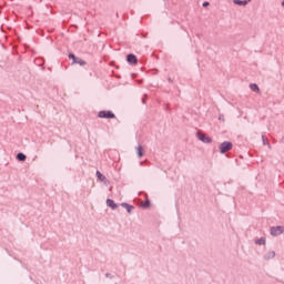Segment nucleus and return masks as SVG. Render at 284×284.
Wrapping results in <instances>:
<instances>
[{
  "mask_svg": "<svg viewBox=\"0 0 284 284\" xmlns=\"http://www.w3.org/2000/svg\"><path fill=\"white\" fill-rule=\"evenodd\" d=\"M121 205H122V207H125V210H126V212H129V214H130V212H132V210H134V206H132L128 203H122Z\"/></svg>",
  "mask_w": 284,
  "mask_h": 284,
  "instance_id": "nucleus-9",
  "label": "nucleus"
},
{
  "mask_svg": "<svg viewBox=\"0 0 284 284\" xmlns=\"http://www.w3.org/2000/svg\"><path fill=\"white\" fill-rule=\"evenodd\" d=\"M136 150H138V156H139V159H141V158H143L144 156V150H143V146L142 145H139L138 148H136Z\"/></svg>",
  "mask_w": 284,
  "mask_h": 284,
  "instance_id": "nucleus-7",
  "label": "nucleus"
},
{
  "mask_svg": "<svg viewBox=\"0 0 284 284\" xmlns=\"http://www.w3.org/2000/svg\"><path fill=\"white\" fill-rule=\"evenodd\" d=\"M142 207H150V201L142 202Z\"/></svg>",
  "mask_w": 284,
  "mask_h": 284,
  "instance_id": "nucleus-16",
  "label": "nucleus"
},
{
  "mask_svg": "<svg viewBox=\"0 0 284 284\" xmlns=\"http://www.w3.org/2000/svg\"><path fill=\"white\" fill-rule=\"evenodd\" d=\"M276 256V253L274 251L268 252L267 258H274Z\"/></svg>",
  "mask_w": 284,
  "mask_h": 284,
  "instance_id": "nucleus-15",
  "label": "nucleus"
},
{
  "mask_svg": "<svg viewBox=\"0 0 284 284\" xmlns=\"http://www.w3.org/2000/svg\"><path fill=\"white\" fill-rule=\"evenodd\" d=\"M232 149V142H223L220 145V152L221 154H225V152H230V150Z\"/></svg>",
  "mask_w": 284,
  "mask_h": 284,
  "instance_id": "nucleus-2",
  "label": "nucleus"
},
{
  "mask_svg": "<svg viewBox=\"0 0 284 284\" xmlns=\"http://www.w3.org/2000/svg\"><path fill=\"white\" fill-rule=\"evenodd\" d=\"M233 3H235V6H247V3H250V0H234Z\"/></svg>",
  "mask_w": 284,
  "mask_h": 284,
  "instance_id": "nucleus-6",
  "label": "nucleus"
},
{
  "mask_svg": "<svg viewBox=\"0 0 284 284\" xmlns=\"http://www.w3.org/2000/svg\"><path fill=\"white\" fill-rule=\"evenodd\" d=\"M257 245H265V239H260L255 242Z\"/></svg>",
  "mask_w": 284,
  "mask_h": 284,
  "instance_id": "nucleus-14",
  "label": "nucleus"
},
{
  "mask_svg": "<svg viewBox=\"0 0 284 284\" xmlns=\"http://www.w3.org/2000/svg\"><path fill=\"white\" fill-rule=\"evenodd\" d=\"M197 139L202 141V143H212V138H209L207 134L197 133Z\"/></svg>",
  "mask_w": 284,
  "mask_h": 284,
  "instance_id": "nucleus-4",
  "label": "nucleus"
},
{
  "mask_svg": "<svg viewBox=\"0 0 284 284\" xmlns=\"http://www.w3.org/2000/svg\"><path fill=\"white\" fill-rule=\"evenodd\" d=\"M106 205L111 207V210H116V203H114L112 200H106Z\"/></svg>",
  "mask_w": 284,
  "mask_h": 284,
  "instance_id": "nucleus-8",
  "label": "nucleus"
},
{
  "mask_svg": "<svg viewBox=\"0 0 284 284\" xmlns=\"http://www.w3.org/2000/svg\"><path fill=\"white\" fill-rule=\"evenodd\" d=\"M126 60L129 63H132L133 65H136V63H138L136 55H134V54H129Z\"/></svg>",
  "mask_w": 284,
  "mask_h": 284,
  "instance_id": "nucleus-5",
  "label": "nucleus"
},
{
  "mask_svg": "<svg viewBox=\"0 0 284 284\" xmlns=\"http://www.w3.org/2000/svg\"><path fill=\"white\" fill-rule=\"evenodd\" d=\"M99 119H114L115 115L112 111H100L98 113Z\"/></svg>",
  "mask_w": 284,
  "mask_h": 284,
  "instance_id": "nucleus-1",
  "label": "nucleus"
},
{
  "mask_svg": "<svg viewBox=\"0 0 284 284\" xmlns=\"http://www.w3.org/2000/svg\"><path fill=\"white\" fill-rule=\"evenodd\" d=\"M73 63H78L79 65H85V61L84 60H80V59H75V61Z\"/></svg>",
  "mask_w": 284,
  "mask_h": 284,
  "instance_id": "nucleus-12",
  "label": "nucleus"
},
{
  "mask_svg": "<svg viewBox=\"0 0 284 284\" xmlns=\"http://www.w3.org/2000/svg\"><path fill=\"white\" fill-rule=\"evenodd\" d=\"M17 159H18V161H26L27 156H26V154H23V153H19V154L17 155Z\"/></svg>",
  "mask_w": 284,
  "mask_h": 284,
  "instance_id": "nucleus-11",
  "label": "nucleus"
},
{
  "mask_svg": "<svg viewBox=\"0 0 284 284\" xmlns=\"http://www.w3.org/2000/svg\"><path fill=\"white\" fill-rule=\"evenodd\" d=\"M97 176L100 181H105V176L101 174L99 171H97Z\"/></svg>",
  "mask_w": 284,
  "mask_h": 284,
  "instance_id": "nucleus-13",
  "label": "nucleus"
},
{
  "mask_svg": "<svg viewBox=\"0 0 284 284\" xmlns=\"http://www.w3.org/2000/svg\"><path fill=\"white\" fill-rule=\"evenodd\" d=\"M282 6L284 7V0H283V2H282Z\"/></svg>",
  "mask_w": 284,
  "mask_h": 284,
  "instance_id": "nucleus-19",
  "label": "nucleus"
},
{
  "mask_svg": "<svg viewBox=\"0 0 284 284\" xmlns=\"http://www.w3.org/2000/svg\"><path fill=\"white\" fill-rule=\"evenodd\" d=\"M284 232L283 226H273L271 229L272 236H281V234Z\"/></svg>",
  "mask_w": 284,
  "mask_h": 284,
  "instance_id": "nucleus-3",
  "label": "nucleus"
},
{
  "mask_svg": "<svg viewBox=\"0 0 284 284\" xmlns=\"http://www.w3.org/2000/svg\"><path fill=\"white\" fill-rule=\"evenodd\" d=\"M69 59H73V63H74V61H77V57L72 53L69 54Z\"/></svg>",
  "mask_w": 284,
  "mask_h": 284,
  "instance_id": "nucleus-17",
  "label": "nucleus"
},
{
  "mask_svg": "<svg viewBox=\"0 0 284 284\" xmlns=\"http://www.w3.org/2000/svg\"><path fill=\"white\" fill-rule=\"evenodd\" d=\"M207 6H210V2H204V3H203V7H204V8H207Z\"/></svg>",
  "mask_w": 284,
  "mask_h": 284,
  "instance_id": "nucleus-18",
  "label": "nucleus"
},
{
  "mask_svg": "<svg viewBox=\"0 0 284 284\" xmlns=\"http://www.w3.org/2000/svg\"><path fill=\"white\" fill-rule=\"evenodd\" d=\"M250 89H251L253 92H261V90L258 89V85H257V84H251V85H250Z\"/></svg>",
  "mask_w": 284,
  "mask_h": 284,
  "instance_id": "nucleus-10",
  "label": "nucleus"
}]
</instances>
